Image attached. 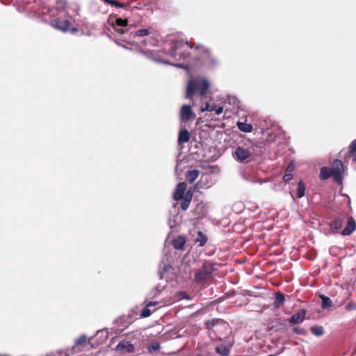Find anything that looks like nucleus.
Instances as JSON below:
<instances>
[{
    "instance_id": "f257e3e1",
    "label": "nucleus",
    "mask_w": 356,
    "mask_h": 356,
    "mask_svg": "<svg viewBox=\"0 0 356 356\" xmlns=\"http://www.w3.org/2000/svg\"><path fill=\"white\" fill-rule=\"evenodd\" d=\"M344 167L342 161L335 159L332 163L331 167H322L320 170L319 177L321 180H327L332 177L334 181L340 184L343 180Z\"/></svg>"
},
{
    "instance_id": "f03ea898",
    "label": "nucleus",
    "mask_w": 356,
    "mask_h": 356,
    "mask_svg": "<svg viewBox=\"0 0 356 356\" xmlns=\"http://www.w3.org/2000/svg\"><path fill=\"white\" fill-rule=\"evenodd\" d=\"M209 88V81L202 78H194L188 81L186 86L185 98L193 100L196 92H199L202 97H204Z\"/></svg>"
},
{
    "instance_id": "7ed1b4c3",
    "label": "nucleus",
    "mask_w": 356,
    "mask_h": 356,
    "mask_svg": "<svg viewBox=\"0 0 356 356\" xmlns=\"http://www.w3.org/2000/svg\"><path fill=\"white\" fill-rule=\"evenodd\" d=\"M186 189V183L180 182L177 185L172 195L174 200H181V208L183 211L188 209L193 195V191L191 188L187 191Z\"/></svg>"
},
{
    "instance_id": "20e7f679",
    "label": "nucleus",
    "mask_w": 356,
    "mask_h": 356,
    "mask_svg": "<svg viewBox=\"0 0 356 356\" xmlns=\"http://www.w3.org/2000/svg\"><path fill=\"white\" fill-rule=\"evenodd\" d=\"M216 270V264L206 261L195 273V281L202 285L207 284L212 280L213 273Z\"/></svg>"
},
{
    "instance_id": "39448f33",
    "label": "nucleus",
    "mask_w": 356,
    "mask_h": 356,
    "mask_svg": "<svg viewBox=\"0 0 356 356\" xmlns=\"http://www.w3.org/2000/svg\"><path fill=\"white\" fill-rule=\"evenodd\" d=\"M204 325L206 329L212 330L220 340L222 339V337L225 334L229 328L228 323L220 318L208 320L204 323Z\"/></svg>"
},
{
    "instance_id": "423d86ee",
    "label": "nucleus",
    "mask_w": 356,
    "mask_h": 356,
    "mask_svg": "<svg viewBox=\"0 0 356 356\" xmlns=\"http://www.w3.org/2000/svg\"><path fill=\"white\" fill-rule=\"evenodd\" d=\"M193 48L192 43L188 42H184V40H177L173 43V45L169 51L170 55L177 56V50L181 51L180 53V58L181 60H184L189 58L190 51L189 49Z\"/></svg>"
},
{
    "instance_id": "0eeeda50",
    "label": "nucleus",
    "mask_w": 356,
    "mask_h": 356,
    "mask_svg": "<svg viewBox=\"0 0 356 356\" xmlns=\"http://www.w3.org/2000/svg\"><path fill=\"white\" fill-rule=\"evenodd\" d=\"M252 152L243 147H237L234 153V159L241 162L247 163L251 161Z\"/></svg>"
},
{
    "instance_id": "6e6552de",
    "label": "nucleus",
    "mask_w": 356,
    "mask_h": 356,
    "mask_svg": "<svg viewBox=\"0 0 356 356\" xmlns=\"http://www.w3.org/2000/svg\"><path fill=\"white\" fill-rule=\"evenodd\" d=\"M179 116L181 121L188 122L195 118V113L192 111L191 106L183 105L180 109Z\"/></svg>"
},
{
    "instance_id": "1a4fd4ad",
    "label": "nucleus",
    "mask_w": 356,
    "mask_h": 356,
    "mask_svg": "<svg viewBox=\"0 0 356 356\" xmlns=\"http://www.w3.org/2000/svg\"><path fill=\"white\" fill-rule=\"evenodd\" d=\"M306 314L307 311L305 309H300L298 312L291 316L289 322L293 325L301 323L305 320Z\"/></svg>"
},
{
    "instance_id": "9d476101",
    "label": "nucleus",
    "mask_w": 356,
    "mask_h": 356,
    "mask_svg": "<svg viewBox=\"0 0 356 356\" xmlns=\"http://www.w3.org/2000/svg\"><path fill=\"white\" fill-rule=\"evenodd\" d=\"M356 229V221L352 217L350 216L348 218V222L346 227L342 230L341 234L343 236L350 235Z\"/></svg>"
},
{
    "instance_id": "9b49d317",
    "label": "nucleus",
    "mask_w": 356,
    "mask_h": 356,
    "mask_svg": "<svg viewBox=\"0 0 356 356\" xmlns=\"http://www.w3.org/2000/svg\"><path fill=\"white\" fill-rule=\"evenodd\" d=\"M51 24L58 30L66 31L69 29L70 23L68 20L56 19L53 20Z\"/></svg>"
},
{
    "instance_id": "f8f14e48",
    "label": "nucleus",
    "mask_w": 356,
    "mask_h": 356,
    "mask_svg": "<svg viewBox=\"0 0 356 356\" xmlns=\"http://www.w3.org/2000/svg\"><path fill=\"white\" fill-rule=\"evenodd\" d=\"M116 349L118 350L124 351L125 353H131L134 351V346L129 341L123 340L119 342Z\"/></svg>"
},
{
    "instance_id": "ddd939ff",
    "label": "nucleus",
    "mask_w": 356,
    "mask_h": 356,
    "mask_svg": "<svg viewBox=\"0 0 356 356\" xmlns=\"http://www.w3.org/2000/svg\"><path fill=\"white\" fill-rule=\"evenodd\" d=\"M186 244V238L183 236H179L172 241L173 247L177 250H183Z\"/></svg>"
},
{
    "instance_id": "4468645a",
    "label": "nucleus",
    "mask_w": 356,
    "mask_h": 356,
    "mask_svg": "<svg viewBox=\"0 0 356 356\" xmlns=\"http://www.w3.org/2000/svg\"><path fill=\"white\" fill-rule=\"evenodd\" d=\"M191 135L187 129H182L179 131L178 136V143L179 144L188 143L190 140Z\"/></svg>"
},
{
    "instance_id": "2eb2a0df",
    "label": "nucleus",
    "mask_w": 356,
    "mask_h": 356,
    "mask_svg": "<svg viewBox=\"0 0 356 356\" xmlns=\"http://www.w3.org/2000/svg\"><path fill=\"white\" fill-rule=\"evenodd\" d=\"M214 111L216 114L219 115L222 113L223 108L222 106H217L216 105H209L208 103L206 104L205 107L201 108V111Z\"/></svg>"
},
{
    "instance_id": "dca6fc26",
    "label": "nucleus",
    "mask_w": 356,
    "mask_h": 356,
    "mask_svg": "<svg viewBox=\"0 0 356 356\" xmlns=\"http://www.w3.org/2000/svg\"><path fill=\"white\" fill-rule=\"evenodd\" d=\"M200 174V170L194 169L188 170L186 174V178L189 183L194 182Z\"/></svg>"
},
{
    "instance_id": "f3484780",
    "label": "nucleus",
    "mask_w": 356,
    "mask_h": 356,
    "mask_svg": "<svg viewBox=\"0 0 356 356\" xmlns=\"http://www.w3.org/2000/svg\"><path fill=\"white\" fill-rule=\"evenodd\" d=\"M343 219L342 218L337 217L330 222V227L332 229L339 230L343 227Z\"/></svg>"
},
{
    "instance_id": "a211bd4d",
    "label": "nucleus",
    "mask_w": 356,
    "mask_h": 356,
    "mask_svg": "<svg viewBox=\"0 0 356 356\" xmlns=\"http://www.w3.org/2000/svg\"><path fill=\"white\" fill-rule=\"evenodd\" d=\"M285 301V296L284 293L280 291L275 293V299L273 305L275 308H280Z\"/></svg>"
},
{
    "instance_id": "6ab92c4d",
    "label": "nucleus",
    "mask_w": 356,
    "mask_h": 356,
    "mask_svg": "<svg viewBox=\"0 0 356 356\" xmlns=\"http://www.w3.org/2000/svg\"><path fill=\"white\" fill-rule=\"evenodd\" d=\"M156 305H157V302H148L142 310L140 316L143 318L149 316L152 314V311L149 309V307L155 306Z\"/></svg>"
},
{
    "instance_id": "aec40b11",
    "label": "nucleus",
    "mask_w": 356,
    "mask_h": 356,
    "mask_svg": "<svg viewBox=\"0 0 356 356\" xmlns=\"http://www.w3.org/2000/svg\"><path fill=\"white\" fill-rule=\"evenodd\" d=\"M104 3H108V4H110L113 6H115V7H118V8H128L130 6V4L129 3H120V2H118L115 0H102Z\"/></svg>"
},
{
    "instance_id": "412c9836",
    "label": "nucleus",
    "mask_w": 356,
    "mask_h": 356,
    "mask_svg": "<svg viewBox=\"0 0 356 356\" xmlns=\"http://www.w3.org/2000/svg\"><path fill=\"white\" fill-rule=\"evenodd\" d=\"M216 352L222 356H228L230 350L229 347L221 344L216 348Z\"/></svg>"
},
{
    "instance_id": "4be33fe9",
    "label": "nucleus",
    "mask_w": 356,
    "mask_h": 356,
    "mask_svg": "<svg viewBox=\"0 0 356 356\" xmlns=\"http://www.w3.org/2000/svg\"><path fill=\"white\" fill-rule=\"evenodd\" d=\"M237 127H238V129L243 132L250 133L252 131V124H248L246 122H238L237 123Z\"/></svg>"
},
{
    "instance_id": "5701e85b",
    "label": "nucleus",
    "mask_w": 356,
    "mask_h": 356,
    "mask_svg": "<svg viewBox=\"0 0 356 356\" xmlns=\"http://www.w3.org/2000/svg\"><path fill=\"white\" fill-rule=\"evenodd\" d=\"M195 241L197 243H199V245L200 246L202 247L207 242V236L202 232L199 231L197 232V238L195 239Z\"/></svg>"
},
{
    "instance_id": "b1692460",
    "label": "nucleus",
    "mask_w": 356,
    "mask_h": 356,
    "mask_svg": "<svg viewBox=\"0 0 356 356\" xmlns=\"http://www.w3.org/2000/svg\"><path fill=\"white\" fill-rule=\"evenodd\" d=\"M311 332L317 337H320L324 334V328L323 326L314 325L310 328Z\"/></svg>"
},
{
    "instance_id": "393cba45",
    "label": "nucleus",
    "mask_w": 356,
    "mask_h": 356,
    "mask_svg": "<svg viewBox=\"0 0 356 356\" xmlns=\"http://www.w3.org/2000/svg\"><path fill=\"white\" fill-rule=\"evenodd\" d=\"M321 298L322 300L321 307L323 309H328L332 306V302L330 298L323 295L321 296Z\"/></svg>"
},
{
    "instance_id": "a878e982",
    "label": "nucleus",
    "mask_w": 356,
    "mask_h": 356,
    "mask_svg": "<svg viewBox=\"0 0 356 356\" xmlns=\"http://www.w3.org/2000/svg\"><path fill=\"white\" fill-rule=\"evenodd\" d=\"M349 156L353 158V160L356 162V140L352 141L349 147Z\"/></svg>"
},
{
    "instance_id": "bb28decb",
    "label": "nucleus",
    "mask_w": 356,
    "mask_h": 356,
    "mask_svg": "<svg viewBox=\"0 0 356 356\" xmlns=\"http://www.w3.org/2000/svg\"><path fill=\"white\" fill-rule=\"evenodd\" d=\"M305 186L302 181H300L298 183V191H297V197L301 198L305 195Z\"/></svg>"
},
{
    "instance_id": "cd10ccee",
    "label": "nucleus",
    "mask_w": 356,
    "mask_h": 356,
    "mask_svg": "<svg viewBox=\"0 0 356 356\" xmlns=\"http://www.w3.org/2000/svg\"><path fill=\"white\" fill-rule=\"evenodd\" d=\"M152 33V29H141L136 31V35L139 37H143L145 35H148Z\"/></svg>"
},
{
    "instance_id": "c85d7f7f",
    "label": "nucleus",
    "mask_w": 356,
    "mask_h": 356,
    "mask_svg": "<svg viewBox=\"0 0 356 356\" xmlns=\"http://www.w3.org/2000/svg\"><path fill=\"white\" fill-rule=\"evenodd\" d=\"M128 25V20L127 19L118 18L115 20L114 26L126 27Z\"/></svg>"
},
{
    "instance_id": "c756f323",
    "label": "nucleus",
    "mask_w": 356,
    "mask_h": 356,
    "mask_svg": "<svg viewBox=\"0 0 356 356\" xmlns=\"http://www.w3.org/2000/svg\"><path fill=\"white\" fill-rule=\"evenodd\" d=\"M76 344L79 345V346H87V340H86V337L82 336V337H79L76 340Z\"/></svg>"
},
{
    "instance_id": "7c9ffc66",
    "label": "nucleus",
    "mask_w": 356,
    "mask_h": 356,
    "mask_svg": "<svg viewBox=\"0 0 356 356\" xmlns=\"http://www.w3.org/2000/svg\"><path fill=\"white\" fill-rule=\"evenodd\" d=\"M347 311H353L356 309V303L354 302H349L345 307Z\"/></svg>"
},
{
    "instance_id": "2f4dec72",
    "label": "nucleus",
    "mask_w": 356,
    "mask_h": 356,
    "mask_svg": "<svg viewBox=\"0 0 356 356\" xmlns=\"http://www.w3.org/2000/svg\"><path fill=\"white\" fill-rule=\"evenodd\" d=\"M293 332L298 334H301V335L307 334V331L304 328H302V327H294L293 329Z\"/></svg>"
},
{
    "instance_id": "473e14b6",
    "label": "nucleus",
    "mask_w": 356,
    "mask_h": 356,
    "mask_svg": "<svg viewBox=\"0 0 356 356\" xmlns=\"http://www.w3.org/2000/svg\"><path fill=\"white\" fill-rule=\"evenodd\" d=\"M161 348V346L159 343H156L152 344L150 346H148V350L149 353H151L152 350H158Z\"/></svg>"
},
{
    "instance_id": "72a5a7b5",
    "label": "nucleus",
    "mask_w": 356,
    "mask_h": 356,
    "mask_svg": "<svg viewBox=\"0 0 356 356\" xmlns=\"http://www.w3.org/2000/svg\"><path fill=\"white\" fill-rule=\"evenodd\" d=\"M293 178L292 173L285 172L284 175L283 176V181L284 182H289L290 180H291Z\"/></svg>"
},
{
    "instance_id": "f704fd0d",
    "label": "nucleus",
    "mask_w": 356,
    "mask_h": 356,
    "mask_svg": "<svg viewBox=\"0 0 356 356\" xmlns=\"http://www.w3.org/2000/svg\"><path fill=\"white\" fill-rule=\"evenodd\" d=\"M115 31L118 34L122 35L127 32L126 30L123 29V27L120 26H114Z\"/></svg>"
},
{
    "instance_id": "c9c22d12",
    "label": "nucleus",
    "mask_w": 356,
    "mask_h": 356,
    "mask_svg": "<svg viewBox=\"0 0 356 356\" xmlns=\"http://www.w3.org/2000/svg\"><path fill=\"white\" fill-rule=\"evenodd\" d=\"M53 356H70L69 350L57 352Z\"/></svg>"
},
{
    "instance_id": "e433bc0d",
    "label": "nucleus",
    "mask_w": 356,
    "mask_h": 356,
    "mask_svg": "<svg viewBox=\"0 0 356 356\" xmlns=\"http://www.w3.org/2000/svg\"><path fill=\"white\" fill-rule=\"evenodd\" d=\"M180 53H181V51L177 50V56L175 55H170L175 60H181L180 58Z\"/></svg>"
},
{
    "instance_id": "4c0bfd02",
    "label": "nucleus",
    "mask_w": 356,
    "mask_h": 356,
    "mask_svg": "<svg viewBox=\"0 0 356 356\" xmlns=\"http://www.w3.org/2000/svg\"><path fill=\"white\" fill-rule=\"evenodd\" d=\"M293 170V167L291 165H289L285 170V172L292 173Z\"/></svg>"
},
{
    "instance_id": "58836bf2",
    "label": "nucleus",
    "mask_w": 356,
    "mask_h": 356,
    "mask_svg": "<svg viewBox=\"0 0 356 356\" xmlns=\"http://www.w3.org/2000/svg\"><path fill=\"white\" fill-rule=\"evenodd\" d=\"M205 53L208 55V56L211 58V61L212 63H216V60L211 56L210 52L208 50L205 51Z\"/></svg>"
},
{
    "instance_id": "ea45409f",
    "label": "nucleus",
    "mask_w": 356,
    "mask_h": 356,
    "mask_svg": "<svg viewBox=\"0 0 356 356\" xmlns=\"http://www.w3.org/2000/svg\"><path fill=\"white\" fill-rule=\"evenodd\" d=\"M177 67H182V65H177Z\"/></svg>"
},
{
    "instance_id": "a19ab883",
    "label": "nucleus",
    "mask_w": 356,
    "mask_h": 356,
    "mask_svg": "<svg viewBox=\"0 0 356 356\" xmlns=\"http://www.w3.org/2000/svg\"><path fill=\"white\" fill-rule=\"evenodd\" d=\"M268 356H276V355H269Z\"/></svg>"
}]
</instances>
